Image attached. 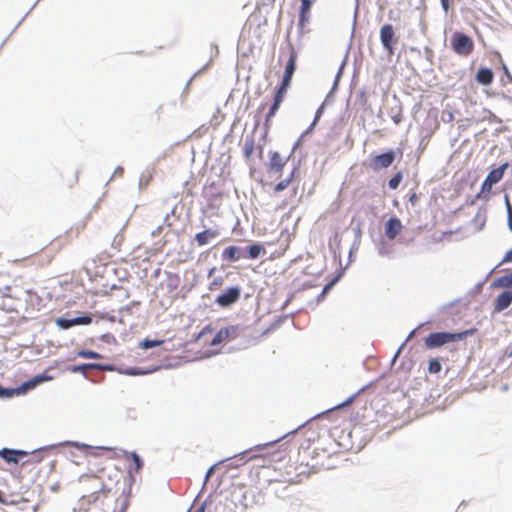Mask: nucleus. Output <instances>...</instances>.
Here are the masks:
<instances>
[{
  "label": "nucleus",
  "mask_w": 512,
  "mask_h": 512,
  "mask_svg": "<svg viewBox=\"0 0 512 512\" xmlns=\"http://www.w3.org/2000/svg\"><path fill=\"white\" fill-rule=\"evenodd\" d=\"M57 446L74 447L82 452H84L86 450H91V452L89 454L93 457L100 456L101 455L100 451L112 449V447H110V446H91L89 444L79 442V441L65 440L60 443L50 444L47 446H43V447L34 449L31 452L33 454L32 459H28V460H24V458L29 455L28 451L23 450V449L3 447L0 449V458L7 464H17V463L21 462V465H25L32 461L39 462L42 458V456H40L39 454L42 451H44L46 449H51V448H54Z\"/></svg>",
  "instance_id": "nucleus-1"
},
{
  "label": "nucleus",
  "mask_w": 512,
  "mask_h": 512,
  "mask_svg": "<svg viewBox=\"0 0 512 512\" xmlns=\"http://www.w3.org/2000/svg\"><path fill=\"white\" fill-rule=\"evenodd\" d=\"M306 424L303 423L301 425H299L297 428L285 433L284 435L278 437L277 439H274V440H271V441H268L266 443H262V444H257L251 448H248L240 453H237L235 454L234 456L231 457V459H233L236 463V465H243L244 463H246L249 459H254L256 458V454H252L253 452H257V451H260V452H264L262 455L263 457H267L269 462H280L284 459V449H283V445L279 446L276 450H273L271 452L267 451L268 449L270 448H274L275 446H277V444L282 441L284 438L296 433L299 429H301L304 425Z\"/></svg>",
  "instance_id": "nucleus-2"
},
{
  "label": "nucleus",
  "mask_w": 512,
  "mask_h": 512,
  "mask_svg": "<svg viewBox=\"0 0 512 512\" xmlns=\"http://www.w3.org/2000/svg\"><path fill=\"white\" fill-rule=\"evenodd\" d=\"M403 158V149L401 147L387 148L380 153H370L368 156V167L375 173L382 169L389 168L397 160Z\"/></svg>",
  "instance_id": "nucleus-3"
},
{
  "label": "nucleus",
  "mask_w": 512,
  "mask_h": 512,
  "mask_svg": "<svg viewBox=\"0 0 512 512\" xmlns=\"http://www.w3.org/2000/svg\"><path fill=\"white\" fill-rule=\"evenodd\" d=\"M512 165V162L505 161L499 166H491L488 174L480 186V194L486 193L491 198L493 195V186L498 184L504 177L506 170Z\"/></svg>",
  "instance_id": "nucleus-4"
},
{
  "label": "nucleus",
  "mask_w": 512,
  "mask_h": 512,
  "mask_svg": "<svg viewBox=\"0 0 512 512\" xmlns=\"http://www.w3.org/2000/svg\"><path fill=\"white\" fill-rule=\"evenodd\" d=\"M379 38L387 58L391 60L399 42V35L396 34L395 27L391 23L383 24L379 30Z\"/></svg>",
  "instance_id": "nucleus-5"
},
{
  "label": "nucleus",
  "mask_w": 512,
  "mask_h": 512,
  "mask_svg": "<svg viewBox=\"0 0 512 512\" xmlns=\"http://www.w3.org/2000/svg\"><path fill=\"white\" fill-rule=\"evenodd\" d=\"M288 52L289 56L287 59V62L284 67V72L282 74L280 82L276 85V87H279L280 89L288 90V88L291 86L293 75L297 69V58L298 53L294 47V45L289 41L288 45Z\"/></svg>",
  "instance_id": "nucleus-6"
},
{
  "label": "nucleus",
  "mask_w": 512,
  "mask_h": 512,
  "mask_svg": "<svg viewBox=\"0 0 512 512\" xmlns=\"http://www.w3.org/2000/svg\"><path fill=\"white\" fill-rule=\"evenodd\" d=\"M450 48L459 56H468L474 49V41L466 33L456 30L450 36Z\"/></svg>",
  "instance_id": "nucleus-7"
},
{
  "label": "nucleus",
  "mask_w": 512,
  "mask_h": 512,
  "mask_svg": "<svg viewBox=\"0 0 512 512\" xmlns=\"http://www.w3.org/2000/svg\"><path fill=\"white\" fill-rule=\"evenodd\" d=\"M241 294L242 287L240 285H230L216 295L214 303L222 309H229L240 300Z\"/></svg>",
  "instance_id": "nucleus-8"
},
{
  "label": "nucleus",
  "mask_w": 512,
  "mask_h": 512,
  "mask_svg": "<svg viewBox=\"0 0 512 512\" xmlns=\"http://www.w3.org/2000/svg\"><path fill=\"white\" fill-rule=\"evenodd\" d=\"M92 314L89 312H78L75 316L65 314L55 319V324L60 330H68L74 326H87L92 323Z\"/></svg>",
  "instance_id": "nucleus-9"
},
{
  "label": "nucleus",
  "mask_w": 512,
  "mask_h": 512,
  "mask_svg": "<svg viewBox=\"0 0 512 512\" xmlns=\"http://www.w3.org/2000/svg\"><path fill=\"white\" fill-rule=\"evenodd\" d=\"M242 331L243 327L240 324L221 327L212 337L211 341L209 342V346L215 347L222 343L231 342L236 339Z\"/></svg>",
  "instance_id": "nucleus-10"
},
{
  "label": "nucleus",
  "mask_w": 512,
  "mask_h": 512,
  "mask_svg": "<svg viewBox=\"0 0 512 512\" xmlns=\"http://www.w3.org/2000/svg\"><path fill=\"white\" fill-rule=\"evenodd\" d=\"M450 343H456L454 331H433L424 337V346L430 350Z\"/></svg>",
  "instance_id": "nucleus-11"
},
{
  "label": "nucleus",
  "mask_w": 512,
  "mask_h": 512,
  "mask_svg": "<svg viewBox=\"0 0 512 512\" xmlns=\"http://www.w3.org/2000/svg\"><path fill=\"white\" fill-rule=\"evenodd\" d=\"M404 229V225L396 215L390 216L384 222V237L388 240H394Z\"/></svg>",
  "instance_id": "nucleus-12"
},
{
  "label": "nucleus",
  "mask_w": 512,
  "mask_h": 512,
  "mask_svg": "<svg viewBox=\"0 0 512 512\" xmlns=\"http://www.w3.org/2000/svg\"><path fill=\"white\" fill-rule=\"evenodd\" d=\"M346 267H340L336 269L334 275L328 280V282L323 286L321 292L316 297V303H320L325 300L326 296L330 293L333 287L344 277Z\"/></svg>",
  "instance_id": "nucleus-13"
},
{
  "label": "nucleus",
  "mask_w": 512,
  "mask_h": 512,
  "mask_svg": "<svg viewBox=\"0 0 512 512\" xmlns=\"http://www.w3.org/2000/svg\"><path fill=\"white\" fill-rule=\"evenodd\" d=\"M512 304V289H504L493 301V313H501Z\"/></svg>",
  "instance_id": "nucleus-14"
},
{
  "label": "nucleus",
  "mask_w": 512,
  "mask_h": 512,
  "mask_svg": "<svg viewBox=\"0 0 512 512\" xmlns=\"http://www.w3.org/2000/svg\"><path fill=\"white\" fill-rule=\"evenodd\" d=\"M287 94V90L280 89L279 87L274 88V97L273 102L271 103L267 113L265 114V120H272V118L276 115L279 110L281 104L283 103Z\"/></svg>",
  "instance_id": "nucleus-15"
},
{
  "label": "nucleus",
  "mask_w": 512,
  "mask_h": 512,
  "mask_svg": "<svg viewBox=\"0 0 512 512\" xmlns=\"http://www.w3.org/2000/svg\"><path fill=\"white\" fill-rule=\"evenodd\" d=\"M163 367V365H153L150 367L122 366L121 374L126 376H145L152 374Z\"/></svg>",
  "instance_id": "nucleus-16"
},
{
  "label": "nucleus",
  "mask_w": 512,
  "mask_h": 512,
  "mask_svg": "<svg viewBox=\"0 0 512 512\" xmlns=\"http://www.w3.org/2000/svg\"><path fill=\"white\" fill-rule=\"evenodd\" d=\"M202 196L208 201V208L214 209L213 202L223 198V192L216 190V182H206L202 190Z\"/></svg>",
  "instance_id": "nucleus-17"
},
{
  "label": "nucleus",
  "mask_w": 512,
  "mask_h": 512,
  "mask_svg": "<svg viewBox=\"0 0 512 512\" xmlns=\"http://www.w3.org/2000/svg\"><path fill=\"white\" fill-rule=\"evenodd\" d=\"M494 71L492 68L481 65L478 67L474 79L475 81L484 87H489L494 81Z\"/></svg>",
  "instance_id": "nucleus-18"
},
{
  "label": "nucleus",
  "mask_w": 512,
  "mask_h": 512,
  "mask_svg": "<svg viewBox=\"0 0 512 512\" xmlns=\"http://www.w3.org/2000/svg\"><path fill=\"white\" fill-rule=\"evenodd\" d=\"M242 258H245L244 248L238 245H229L225 247L221 254V259L229 263L238 262Z\"/></svg>",
  "instance_id": "nucleus-19"
},
{
  "label": "nucleus",
  "mask_w": 512,
  "mask_h": 512,
  "mask_svg": "<svg viewBox=\"0 0 512 512\" xmlns=\"http://www.w3.org/2000/svg\"><path fill=\"white\" fill-rule=\"evenodd\" d=\"M244 248V256L248 259H259L266 255L267 251L265 249V246L261 242L254 241L248 246L243 247Z\"/></svg>",
  "instance_id": "nucleus-20"
},
{
  "label": "nucleus",
  "mask_w": 512,
  "mask_h": 512,
  "mask_svg": "<svg viewBox=\"0 0 512 512\" xmlns=\"http://www.w3.org/2000/svg\"><path fill=\"white\" fill-rule=\"evenodd\" d=\"M286 165V161H284L281 157V154L278 151H270L269 152V170L273 171L279 175L283 173L284 167Z\"/></svg>",
  "instance_id": "nucleus-21"
},
{
  "label": "nucleus",
  "mask_w": 512,
  "mask_h": 512,
  "mask_svg": "<svg viewBox=\"0 0 512 512\" xmlns=\"http://www.w3.org/2000/svg\"><path fill=\"white\" fill-rule=\"evenodd\" d=\"M366 386H363L360 388L357 392L351 394L349 397H347L342 402L338 403L337 405L317 414L315 417H324L327 414H330L332 412L338 411L340 409L347 408L354 400L355 398L365 389Z\"/></svg>",
  "instance_id": "nucleus-22"
},
{
  "label": "nucleus",
  "mask_w": 512,
  "mask_h": 512,
  "mask_svg": "<svg viewBox=\"0 0 512 512\" xmlns=\"http://www.w3.org/2000/svg\"><path fill=\"white\" fill-rule=\"evenodd\" d=\"M345 65H346V57L343 59V61L341 62V64L338 67V70H337L336 75L334 77L332 86H331L329 92L327 93V95H326V97L324 99V102H329L330 99L332 100L334 94L338 91L340 80H341V77L343 75Z\"/></svg>",
  "instance_id": "nucleus-23"
},
{
  "label": "nucleus",
  "mask_w": 512,
  "mask_h": 512,
  "mask_svg": "<svg viewBox=\"0 0 512 512\" xmlns=\"http://www.w3.org/2000/svg\"><path fill=\"white\" fill-rule=\"evenodd\" d=\"M259 123H260V120H259V118H257L255 120L253 132L250 135H247L245 138L242 152H243L244 158H246V159H249L254 152V149H255L254 132L257 129Z\"/></svg>",
  "instance_id": "nucleus-24"
},
{
  "label": "nucleus",
  "mask_w": 512,
  "mask_h": 512,
  "mask_svg": "<svg viewBox=\"0 0 512 512\" xmlns=\"http://www.w3.org/2000/svg\"><path fill=\"white\" fill-rule=\"evenodd\" d=\"M219 235L217 230H213L211 228H206L195 234L194 240L197 242L199 246L207 245L212 239L216 238Z\"/></svg>",
  "instance_id": "nucleus-25"
},
{
  "label": "nucleus",
  "mask_w": 512,
  "mask_h": 512,
  "mask_svg": "<svg viewBox=\"0 0 512 512\" xmlns=\"http://www.w3.org/2000/svg\"><path fill=\"white\" fill-rule=\"evenodd\" d=\"M312 6L313 5L300 4L299 10H298V24H297L299 33H302L305 25L309 23Z\"/></svg>",
  "instance_id": "nucleus-26"
},
{
  "label": "nucleus",
  "mask_w": 512,
  "mask_h": 512,
  "mask_svg": "<svg viewBox=\"0 0 512 512\" xmlns=\"http://www.w3.org/2000/svg\"><path fill=\"white\" fill-rule=\"evenodd\" d=\"M389 241L390 240L384 236H380L377 241H374L379 256L389 258L391 257L393 253V247Z\"/></svg>",
  "instance_id": "nucleus-27"
},
{
  "label": "nucleus",
  "mask_w": 512,
  "mask_h": 512,
  "mask_svg": "<svg viewBox=\"0 0 512 512\" xmlns=\"http://www.w3.org/2000/svg\"><path fill=\"white\" fill-rule=\"evenodd\" d=\"M512 287V271L496 277L490 284L491 289H511Z\"/></svg>",
  "instance_id": "nucleus-28"
},
{
  "label": "nucleus",
  "mask_w": 512,
  "mask_h": 512,
  "mask_svg": "<svg viewBox=\"0 0 512 512\" xmlns=\"http://www.w3.org/2000/svg\"><path fill=\"white\" fill-rule=\"evenodd\" d=\"M53 379H54L53 375L49 374L47 371H43V372L35 374L32 377H30L29 379H27L26 383L29 384L30 388L34 389L38 385H40L44 382H47V381H51Z\"/></svg>",
  "instance_id": "nucleus-29"
},
{
  "label": "nucleus",
  "mask_w": 512,
  "mask_h": 512,
  "mask_svg": "<svg viewBox=\"0 0 512 512\" xmlns=\"http://www.w3.org/2000/svg\"><path fill=\"white\" fill-rule=\"evenodd\" d=\"M487 221V207L485 204H482L473 219L471 220L472 223L477 224V231H482L486 225Z\"/></svg>",
  "instance_id": "nucleus-30"
},
{
  "label": "nucleus",
  "mask_w": 512,
  "mask_h": 512,
  "mask_svg": "<svg viewBox=\"0 0 512 512\" xmlns=\"http://www.w3.org/2000/svg\"><path fill=\"white\" fill-rule=\"evenodd\" d=\"M121 452L124 456L131 458L133 462L132 469L134 473H139L143 469L144 460L136 451H127L122 449Z\"/></svg>",
  "instance_id": "nucleus-31"
},
{
  "label": "nucleus",
  "mask_w": 512,
  "mask_h": 512,
  "mask_svg": "<svg viewBox=\"0 0 512 512\" xmlns=\"http://www.w3.org/2000/svg\"><path fill=\"white\" fill-rule=\"evenodd\" d=\"M96 367H97V362H82V363H78V364L69 365V366H67L66 369L72 373H80L85 378H87L85 371L86 370H96Z\"/></svg>",
  "instance_id": "nucleus-32"
},
{
  "label": "nucleus",
  "mask_w": 512,
  "mask_h": 512,
  "mask_svg": "<svg viewBox=\"0 0 512 512\" xmlns=\"http://www.w3.org/2000/svg\"><path fill=\"white\" fill-rule=\"evenodd\" d=\"M325 103L326 102L323 101V103L316 109L312 122L303 131V133L301 134V137H305V136L311 135L313 133L314 128L318 124L320 118L322 117V115H323V113L325 111V107H324Z\"/></svg>",
  "instance_id": "nucleus-33"
},
{
  "label": "nucleus",
  "mask_w": 512,
  "mask_h": 512,
  "mask_svg": "<svg viewBox=\"0 0 512 512\" xmlns=\"http://www.w3.org/2000/svg\"><path fill=\"white\" fill-rule=\"evenodd\" d=\"M74 358L99 360L107 358V356L91 349L82 348L75 352Z\"/></svg>",
  "instance_id": "nucleus-34"
},
{
  "label": "nucleus",
  "mask_w": 512,
  "mask_h": 512,
  "mask_svg": "<svg viewBox=\"0 0 512 512\" xmlns=\"http://www.w3.org/2000/svg\"><path fill=\"white\" fill-rule=\"evenodd\" d=\"M165 343L164 339L146 337L138 342V348L142 350H150L159 347Z\"/></svg>",
  "instance_id": "nucleus-35"
},
{
  "label": "nucleus",
  "mask_w": 512,
  "mask_h": 512,
  "mask_svg": "<svg viewBox=\"0 0 512 512\" xmlns=\"http://www.w3.org/2000/svg\"><path fill=\"white\" fill-rule=\"evenodd\" d=\"M270 127H271V121L264 119L262 133H261L259 141H258L259 156H261L263 154V147L265 146L266 142L268 141V133H269Z\"/></svg>",
  "instance_id": "nucleus-36"
},
{
  "label": "nucleus",
  "mask_w": 512,
  "mask_h": 512,
  "mask_svg": "<svg viewBox=\"0 0 512 512\" xmlns=\"http://www.w3.org/2000/svg\"><path fill=\"white\" fill-rule=\"evenodd\" d=\"M293 315V313H289V314H281V315H277L273 318L272 322L270 323L269 327L264 331V334L270 332V331H274L276 329H278L279 327H281L283 325V323Z\"/></svg>",
  "instance_id": "nucleus-37"
},
{
  "label": "nucleus",
  "mask_w": 512,
  "mask_h": 512,
  "mask_svg": "<svg viewBox=\"0 0 512 512\" xmlns=\"http://www.w3.org/2000/svg\"><path fill=\"white\" fill-rule=\"evenodd\" d=\"M478 200H483L484 202H488L490 200L489 195L486 193L480 194V190L474 196H467L464 205L460 206L457 211L462 210L464 206H473L476 204Z\"/></svg>",
  "instance_id": "nucleus-38"
},
{
  "label": "nucleus",
  "mask_w": 512,
  "mask_h": 512,
  "mask_svg": "<svg viewBox=\"0 0 512 512\" xmlns=\"http://www.w3.org/2000/svg\"><path fill=\"white\" fill-rule=\"evenodd\" d=\"M246 494L247 492L244 490V486H241L232 492V497L234 498L235 505H237V502H239L242 505L243 510H246L248 507V504L246 503Z\"/></svg>",
  "instance_id": "nucleus-39"
},
{
  "label": "nucleus",
  "mask_w": 512,
  "mask_h": 512,
  "mask_svg": "<svg viewBox=\"0 0 512 512\" xmlns=\"http://www.w3.org/2000/svg\"><path fill=\"white\" fill-rule=\"evenodd\" d=\"M406 342H407V339L401 343V345L398 347V349L396 350V352L394 353L391 361H390V364H389V368L387 371L383 372L378 379H385L394 369V365L397 361V359L399 358L400 354H401V351L403 350V348L405 347L406 345Z\"/></svg>",
  "instance_id": "nucleus-40"
},
{
  "label": "nucleus",
  "mask_w": 512,
  "mask_h": 512,
  "mask_svg": "<svg viewBox=\"0 0 512 512\" xmlns=\"http://www.w3.org/2000/svg\"><path fill=\"white\" fill-rule=\"evenodd\" d=\"M356 221V225L352 228L354 232V245L356 246V249L359 248L361 243V236H362V224L363 222L360 219L356 220V217L353 216L351 219V224H354Z\"/></svg>",
  "instance_id": "nucleus-41"
},
{
  "label": "nucleus",
  "mask_w": 512,
  "mask_h": 512,
  "mask_svg": "<svg viewBox=\"0 0 512 512\" xmlns=\"http://www.w3.org/2000/svg\"><path fill=\"white\" fill-rule=\"evenodd\" d=\"M404 173L402 170H397L387 181V186L390 190H396L403 181Z\"/></svg>",
  "instance_id": "nucleus-42"
},
{
  "label": "nucleus",
  "mask_w": 512,
  "mask_h": 512,
  "mask_svg": "<svg viewBox=\"0 0 512 512\" xmlns=\"http://www.w3.org/2000/svg\"><path fill=\"white\" fill-rule=\"evenodd\" d=\"M33 390L30 388L29 384L26 383V380L16 386H11L12 398L19 397L28 393V391Z\"/></svg>",
  "instance_id": "nucleus-43"
},
{
  "label": "nucleus",
  "mask_w": 512,
  "mask_h": 512,
  "mask_svg": "<svg viewBox=\"0 0 512 512\" xmlns=\"http://www.w3.org/2000/svg\"><path fill=\"white\" fill-rule=\"evenodd\" d=\"M33 390L30 388L29 384L26 383V380L16 386H11L12 398L19 397L28 393V391Z\"/></svg>",
  "instance_id": "nucleus-44"
},
{
  "label": "nucleus",
  "mask_w": 512,
  "mask_h": 512,
  "mask_svg": "<svg viewBox=\"0 0 512 512\" xmlns=\"http://www.w3.org/2000/svg\"><path fill=\"white\" fill-rule=\"evenodd\" d=\"M213 331H214V328L212 327V325L211 324H207L199 332L194 333L192 335L191 339L189 340V343L190 344H195L198 341H200L204 336H206L207 334L212 333Z\"/></svg>",
  "instance_id": "nucleus-45"
},
{
  "label": "nucleus",
  "mask_w": 512,
  "mask_h": 512,
  "mask_svg": "<svg viewBox=\"0 0 512 512\" xmlns=\"http://www.w3.org/2000/svg\"><path fill=\"white\" fill-rule=\"evenodd\" d=\"M167 276V288L169 291H174L180 284V277L177 273L165 272Z\"/></svg>",
  "instance_id": "nucleus-46"
},
{
  "label": "nucleus",
  "mask_w": 512,
  "mask_h": 512,
  "mask_svg": "<svg viewBox=\"0 0 512 512\" xmlns=\"http://www.w3.org/2000/svg\"><path fill=\"white\" fill-rule=\"evenodd\" d=\"M477 331L478 329L476 327H470L468 329L454 331L456 343L465 340L469 336H473Z\"/></svg>",
  "instance_id": "nucleus-47"
},
{
  "label": "nucleus",
  "mask_w": 512,
  "mask_h": 512,
  "mask_svg": "<svg viewBox=\"0 0 512 512\" xmlns=\"http://www.w3.org/2000/svg\"><path fill=\"white\" fill-rule=\"evenodd\" d=\"M441 370H442V363H441L440 358H438V357L430 358L428 361L427 371L430 374H438Z\"/></svg>",
  "instance_id": "nucleus-48"
},
{
  "label": "nucleus",
  "mask_w": 512,
  "mask_h": 512,
  "mask_svg": "<svg viewBox=\"0 0 512 512\" xmlns=\"http://www.w3.org/2000/svg\"><path fill=\"white\" fill-rule=\"evenodd\" d=\"M340 244L341 239L338 233H335L333 238L329 240V248L333 252L334 257H337V255L340 257Z\"/></svg>",
  "instance_id": "nucleus-49"
},
{
  "label": "nucleus",
  "mask_w": 512,
  "mask_h": 512,
  "mask_svg": "<svg viewBox=\"0 0 512 512\" xmlns=\"http://www.w3.org/2000/svg\"><path fill=\"white\" fill-rule=\"evenodd\" d=\"M121 369H122V366L119 367V366H117L116 364H113V363H100V362H97V367H96V370H103V371H108V372H117L119 374H121Z\"/></svg>",
  "instance_id": "nucleus-50"
},
{
  "label": "nucleus",
  "mask_w": 512,
  "mask_h": 512,
  "mask_svg": "<svg viewBox=\"0 0 512 512\" xmlns=\"http://www.w3.org/2000/svg\"><path fill=\"white\" fill-rule=\"evenodd\" d=\"M292 181H293L292 176L288 175L285 179H282L275 184L274 192L280 193V192L284 191L286 188H288V186L292 183Z\"/></svg>",
  "instance_id": "nucleus-51"
},
{
  "label": "nucleus",
  "mask_w": 512,
  "mask_h": 512,
  "mask_svg": "<svg viewBox=\"0 0 512 512\" xmlns=\"http://www.w3.org/2000/svg\"><path fill=\"white\" fill-rule=\"evenodd\" d=\"M229 458H226L224 459V461L228 460ZM223 462V460L221 461H218L216 463H214L213 465H211L206 473H205V476H204V482H203V486H202V489H204L206 483L209 481V479L214 475V473L216 472V470L218 469L219 465Z\"/></svg>",
  "instance_id": "nucleus-52"
},
{
  "label": "nucleus",
  "mask_w": 512,
  "mask_h": 512,
  "mask_svg": "<svg viewBox=\"0 0 512 512\" xmlns=\"http://www.w3.org/2000/svg\"><path fill=\"white\" fill-rule=\"evenodd\" d=\"M413 367V361L411 359H408L404 357L400 363V365L393 369L395 373H398L399 371H403L405 373L409 372Z\"/></svg>",
  "instance_id": "nucleus-53"
},
{
  "label": "nucleus",
  "mask_w": 512,
  "mask_h": 512,
  "mask_svg": "<svg viewBox=\"0 0 512 512\" xmlns=\"http://www.w3.org/2000/svg\"><path fill=\"white\" fill-rule=\"evenodd\" d=\"M136 474L137 473H134L133 469H132V465H130L127 469V474L126 476L124 477V484L126 486H133L136 482Z\"/></svg>",
  "instance_id": "nucleus-54"
},
{
  "label": "nucleus",
  "mask_w": 512,
  "mask_h": 512,
  "mask_svg": "<svg viewBox=\"0 0 512 512\" xmlns=\"http://www.w3.org/2000/svg\"><path fill=\"white\" fill-rule=\"evenodd\" d=\"M357 101L363 106L365 110L371 108V105L368 103L367 94L364 89H361L357 94Z\"/></svg>",
  "instance_id": "nucleus-55"
},
{
  "label": "nucleus",
  "mask_w": 512,
  "mask_h": 512,
  "mask_svg": "<svg viewBox=\"0 0 512 512\" xmlns=\"http://www.w3.org/2000/svg\"><path fill=\"white\" fill-rule=\"evenodd\" d=\"M224 283V277L223 276H217L215 277L209 284L208 289L210 291H215L218 288H220Z\"/></svg>",
  "instance_id": "nucleus-56"
},
{
  "label": "nucleus",
  "mask_w": 512,
  "mask_h": 512,
  "mask_svg": "<svg viewBox=\"0 0 512 512\" xmlns=\"http://www.w3.org/2000/svg\"><path fill=\"white\" fill-rule=\"evenodd\" d=\"M99 340H101L102 342L107 343V344H113V345L117 344V339L110 332L101 334L99 336Z\"/></svg>",
  "instance_id": "nucleus-57"
},
{
  "label": "nucleus",
  "mask_w": 512,
  "mask_h": 512,
  "mask_svg": "<svg viewBox=\"0 0 512 512\" xmlns=\"http://www.w3.org/2000/svg\"><path fill=\"white\" fill-rule=\"evenodd\" d=\"M0 399H12L11 386H3L2 384H0Z\"/></svg>",
  "instance_id": "nucleus-58"
},
{
  "label": "nucleus",
  "mask_w": 512,
  "mask_h": 512,
  "mask_svg": "<svg viewBox=\"0 0 512 512\" xmlns=\"http://www.w3.org/2000/svg\"><path fill=\"white\" fill-rule=\"evenodd\" d=\"M301 168V159H293V167L289 175L292 176V180L295 179L296 176L300 174Z\"/></svg>",
  "instance_id": "nucleus-59"
},
{
  "label": "nucleus",
  "mask_w": 512,
  "mask_h": 512,
  "mask_svg": "<svg viewBox=\"0 0 512 512\" xmlns=\"http://www.w3.org/2000/svg\"><path fill=\"white\" fill-rule=\"evenodd\" d=\"M501 66H502V71H503V75H502L501 80L503 82H510V81H512V74H511L510 70L508 69L507 65L502 61L501 62Z\"/></svg>",
  "instance_id": "nucleus-60"
},
{
  "label": "nucleus",
  "mask_w": 512,
  "mask_h": 512,
  "mask_svg": "<svg viewBox=\"0 0 512 512\" xmlns=\"http://www.w3.org/2000/svg\"><path fill=\"white\" fill-rule=\"evenodd\" d=\"M484 112L487 114V119H488L489 122H494V123H498V124H501L503 122V120L500 117H498L491 110L484 109Z\"/></svg>",
  "instance_id": "nucleus-61"
},
{
  "label": "nucleus",
  "mask_w": 512,
  "mask_h": 512,
  "mask_svg": "<svg viewBox=\"0 0 512 512\" xmlns=\"http://www.w3.org/2000/svg\"><path fill=\"white\" fill-rule=\"evenodd\" d=\"M152 178H153L152 174H149V175L147 176V178H146V179H144V174H142V175H141V177H140V179H139V182H138V188H139V190H143V189H145V188L149 185V183H150V181L152 180Z\"/></svg>",
  "instance_id": "nucleus-62"
},
{
  "label": "nucleus",
  "mask_w": 512,
  "mask_h": 512,
  "mask_svg": "<svg viewBox=\"0 0 512 512\" xmlns=\"http://www.w3.org/2000/svg\"><path fill=\"white\" fill-rule=\"evenodd\" d=\"M460 299H454L448 303H445L443 305H441L438 309V312L439 313H444L445 311H447L448 309L454 307L455 305H457L459 303Z\"/></svg>",
  "instance_id": "nucleus-63"
},
{
  "label": "nucleus",
  "mask_w": 512,
  "mask_h": 512,
  "mask_svg": "<svg viewBox=\"0 0 512 512\" xmlns=\"http://www.w3.org/2000/svg\"><path fill=\"white\" fill-rule=\"evenodd\" d=\"M212 495L210 494L197 508L194 512H206L207 506L212 502Z\"/></svg>",
  "instance_id": "nucleus-64"
}]
</instances>
